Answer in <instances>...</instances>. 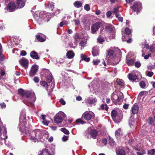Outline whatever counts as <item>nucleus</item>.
<instances>
[{
  "mask_svg": "<svg viewBox=\"0 0 155 155\" xmlns=\"http://www.w3.org/2000/svg\"><path fill=\"white\" fill-rule=\"evenodd\" d=\"M33 80L35 83H38L39 81V79L37 77H35L33 79Z\"/></svg>",
  "mask_w": 155,
  "mask_h": 155,
  "instance_id": "0e129e2a",
  "label": "nucleus"
},
{
  "mask_svg": "<svg viewBox=\"0 0 155 155\" xmlns=\"http://www.w3.org/2000/svg\"><path fill=\"white\" fill-rule=\"evenodd\" d=\"M100 61L99 59H97L96 60H93V63L94 65H97Z\"/></svg>",
  "mask_w": 155,
  "mask_h": 155,
  "instance_id": "8fccbe9b",
  "label": "nucleus"
},
{
  "mask_svg": "<svg viewBox=\"0 0 155 155\" xmlns=\"http://www.w3.org/2000/svg\"><path fill=\"white\" fill-rule=\"evenodd\" d=\"M148 154L150 155H155V150L154 149H152L149 150L148 151Z\"/></svg>",
  "mask_w": 155,
  "mask_h": 155,
  "instance_id": "c9c22d12",
  "label": "nucleus"
},
{
  "mask_svg": "<svg viewBox=\"0 0 155 155\" xmlns=\"http://www.w3.org/2000/svg\"><path fill=\"white\" fill-rule=\"evenodd\" d=\"M115 136L117 139H119L122 136L123 133L120 129H118L115 131Z\"/></svg>",
  "mask_w": 155,
  "mask_h": 155,
  "instance_id": "412c9836",
  "label": "nucleus"
},
{
  "mask_svg": "<svg viewBox=\"0 0 155 155\" xmlns=\"http://www.w3.org/2000/svg\"><path fill=\"white\" fill-rule=\"evenodd\" d=\"M131 8L133 11L136 12L137 14L141 9V4L139 2H135Z\"/></svg>",
  "mask_w": 155,
  "mask_h": 155,
  "instance_id": "1a4fd4ad",
  "label": "nucleus"
},
{
  "mask_svg": "<svg viewBox=\"0 0 155 155\" xmlns=\"http://www.w3.org/2000/svg\"><path fill=\"white\" fill-rule=\"evenodd\" d=\"M26 1V0H18L16 3L17 8H21L24 7Z\"/></svg>",
  "mask_w": 155,
  "mask_h": 155,
  "instance_id": "4468645a",
  "label": "nucleus"
},
{
  "mask_svg": "<svg viewBox=\"0 0 155 155\" xmlns=\"http://www.w3.org/2000/svg\"><path fill=\"white\" fill-rule=\"evenodd\" d=\"M35 20L39 24L43 21L48 22L50 19L51 16L50 13L44 11L36 12L34 15Z\"/></svg>",
  "mask_w": 155,
  "mask_h": 155,
  "instance_id": "7ed1b4c3",
  "label": "nucleus"
},
{
  "mask_svg": "<svg viewBox=\"0 0 155 155\" xmlns=\"http://www.w3.org/2000/svg\"><path fill=\"white\" fill-rule=\"evenodd\" d=\"M61 130L65 134H68L69 133V131L65 128H61Z\"/></svg>",
  "mask_w": 155,
  "mask_h": 155,
  "instance_id": "ea45409f",
  "label": "nucleus"
},
{
  "mask_svg": "<svg viewBox=\"0 0 155 155\" xmlns=\"http://www.w3.org/2000/svg\"><path fill=\"white\" fill-rule=\"evenodd\" d=\"M65 116V114L63 112L60 111L54 117V122L57 124L61 123Z\"/></svg>",
  "mask_w": 155,
  "mask_h": 155,
  "instance_id": "0eeeda50",
  "label": "nucleus"
},
{
  "mask_svg": "<svg viewBox=\"0 0 155 155\" xmlns=\"http://www.w3.org/2000/svg\"><path fill=\"white\" fill-rule=\"evenodd\" d=\"M117 155H125V152L122 149H119L116 150Z\"/></svg>",
  "mask_w": 155,
  "mask_h": 155,
  "instance_id": "c756f323",
  "label": "nucleus"
},
{
  "mask_svg": "<svg viewBox=\"0 0 155 155\" xmlns=\"http://www.w3.org/2000/svg\"><path fill=\"white\" fill-rule=\"evenodd\" d=\"M27 54L26 52L25 51H22L20 53V55L23 56H25Z\"/></svg>",
  "mask_w": 155,
  "mask_h": 155,
  "instance_id": "e2e57ef3",
  "label": "nucleus"
},
{
  "mask_svg": "<svg viewBox=\"0 0 155 155\" xmlns=\"http://www.w3.org/2000/svg\"><path fill=\"white\" fill-rule=\"evenodd\" d=\"M153 74V73L152 71H149L147 74V75L149 77H151Z\"/></svg>",
  "mask_w": 155,
  "mask_h": 155,
  "instance_id": "bf43d9fd",
  "label": "nucleus"
},
{
  "mask_svg": "<svg viewBox=\"0 0 155 155\" xmlns=\"http://www.w3.org/2000/svg\"><path fill=\"white\" fill-rule=\"evenodd\" d=\"M119 11V9L118 8L115 7L113 9V13L114 14L118 13Z\"/></svg>",
  "mask_w": 155,
  "mask_h": 155,
  "instance_id": "864d4df0",
  "label": "nucleus"
},
{
  "mask_svg": "<svg viewBox=\"0 0 155 155\" xmlns=\"http://www.w3.org/2000/svg\"><path fill=\"white\" fill-rule=\"evenodd\" d=\"M114 28L110 24H108L105 27V30L107 32L110 33L114 30Z\"/></svg>",
  "mask_w": 155,
  "mask_h": 155,
  "instance_id": "a878e982",
  "label": "nucleus"
},
{
  "mask_svg": "<svg viewBox=\"0 0 155 155\" xmlns=\"http://www.w3.org/2000/svg\"><path fill=\"white\" fill-rule=\"evenodd\" d=\"M43 123L44 124L48 125L49 123V121H47V120H44L43 121Z\"/></svg>",
  "mask_w": 155,
  "mask_h": 155,
  "instance_id": "774afa93",
  "label": "nucleus"
},
{
  "mask_svg": "<svg viewBox=\"0 0 155 155\" xmlns=\"http://www.w3.org/2000/svg\"><path fill=\"white\" fill-rule=\"evenodd\" d=\"M111 12L110 11H108L106 13V16L107 18H109L111 15Z\"/></svg>",
  "mask_w": 155,
  "mask_h": 155,
  "instance_id": "5fc2aeb1",
  "label": "nucleus"
},
{
  "mask_svg": "<svg viewBox=\"0 0 155 155\" xmlns=\"http://www.w3.org/2000/svg\"><path fill=\"white\" fill-rule=\"evenodd\" d=\"M111 115L113 120L117 124L119 123L123 117V114L121 111L117 112L115 110H113Z\"/></svg>",
  "mask_w": 155,
  "mask_h": 155,
  "instance_id": "39448f33",
  "label": "nucleus"
},
{
  "mask_svg": "<svg viewBox=\"0 0 155 155\" xmlns=\"http://www.w3.org/2000/svg\"><path fill=\"white\" fill-rule=\"evenodd\" d=\"M17 9L15 3L13 2H9L5 8V10H6L10 12H14Z\"/></svg>",
  "mask_w": 155,
  "mask_h": 155,
  "instance_id": "6e6552de",
  "label": "nucleus"
},
{
  "mask_svg": "<svg viewBox=\"0 0 155 155\" xmlns=\"http://www.w3.org/2000/svg\"><path fill=\"white\" fill-rule=\"evenodd\" d=\"M101 24L99 22H97L92 25L91 28V32L92 34H94L100 28Z\"/></svg>",
  "mask_w": 155,
  "mask_h": 155,
  "instance_id": "9b49d317",
  "label": "nucleus"
},
{
  "mask_svg": "<svg viewBox=\"0 0 155 155\" xmlns=\"http://www.w3.org/2000/svg\"><path fill=\"white\" fill-rule=\"evenodd\" d=\"M31 57L34 59L38 60L40 57L38 56V53L35 51H32L30 53Z\"/></svg>",
  "mask_w": 155,
  "mask_h": 155,
  "instance_id": "5701e85b",
  "label": "nucleus"
},
{
  "mask_svg": "<svg viewBox=\"0 0 155 155\" xmlns=\"http://www.w3.org/2000/svg\"><path fill=\"white\" fill-rule=\"evenodd\" d=\"M40 84L45 87L46 88H47L48 87V85L47 83L44 81H41L40 82Z\"/></svg>",
  "mask_w": 155,
  "mask_h": 155,
  "instance_id": "72a5a7b5",
  "label": "nucleus"
},
{
  "mask_svg": "<svg viewBox=\"0 0 155 155\" xmlns=\"http://www.w3.org/2000/svg\"><path fill=\"white\" fill-rule=\"evenodd\" d=\"M84 9L87 11H89L90 9V8L89 5L88 4H86L84 6Z\"/></svg>",
  "mask_w": 155,
  "mask_h": 155,
  "instance_id": "a18cd8bd",
  "label": "nucleus"
},
{
  "mask_svg": "<svg viewBox=\"0 0 155 155\" xmlns=\"http://www.w3.org/2000/svg\"><path fill=\"white\" fill-rule=\"evenodd\" d=\"M135 66L137 68H139L140 66V63L139 62H136L135 64Z\"/></svg>",
  "mask_w": 155,
  "mask_h": 155,
  "instance_id": "052dcab7",
  "label": "nucleus"
},
{
  "mask_svg": "<svg viewBox=\"0 0 155 155\" xmlns=\"http://www.w3.org/2000/svg\"><path fill=\"white\" fill-rule=\"evenodd\" d=\"M25 109L21 110L19 118V128L20 131L24 132L25 133L26 136L28 139L34 142L38 141L42 139L43 137V131L42 130L37 129L33 130L32 131H26V127H25L26 124V115Z\"/></svg>",
  "mask_w": 155,
  "mask_h": 155,
  "instance_id": "f257e3e1",
  "label": "nucleus"
},
{
  "mask_svg": "<svg viewBox=\"0 0 155 155\" xmlns=\"http://www.w3.org/2000/svg\"><path fill=\"white\" fill-rule=\"evenodd\" d=\"M116 82L118 85L122 86H124V84L123 81L121 80L117 79L116 81Z\"/></svg>",
  "mask_w": 155,
  "mask_h": 155,
  "instance_id": "f704fd0d",
  "label": "nucleus"
},
{
  "mask_svg": "<svg viewBox=\"0 0 155 155\" xmlns=\"http://www.w3.org/2000/svg\"><path fill=\"white\" fill-rule=\"evenodd\" d=\"M139 110V107L137 104H135L132 107L131 111L132 113L134 114H136L137 113Z\"/></svg>",
  "mask_w": 155,
  "mask_h": 155,
  "instance_id": "6ab92c4d",
  "label": "nucleus"
},
{
  "mask_svg": "<svg viewBox=\"0 0 155 155\" xmlns=\"http://www.w3.org/2000/svg\"><path fill=\"white\" fill-rule=\"evenodd\" d=\"M0 106L2 108H5L6 107V105L5 103L3 102L0 104Z\"/></svg>",
  "mask_w": 155,
  "mask_h": 155,
  "instance_id": "4d7b16f0",
  "label": "nucleus"
},
{
  "mask_svg": "<svg viewBox=\"0 0 155 155\" xmlns=\"http://www.w3.org/2000/svg\"><path fill=\"white\" fill-rule=\"evenodd\" d=\"M82 116L86 120H88L94 118V114L92 111H86L83 114Z\"/></svg>",
  "mask_w": 155,
  "mask_h": 155,
  "instance_id": "9d476101",
  "label": "nucleus"
},
{
  "mask_svg": "<svg viewBox=\"0 0 155 155\" xmlns=\"http://www.w3.org/2000/svg\"><path fill=\"white\" fill-rule=\"evenodd\" d=\"M94 82L93 81L90 83L88 85V87H89L90 89H92V88L93 89V85L94 84Z\"/></svg>",
  "mask_w": 155,
  "mask_h": 155,
  "instance_id": "3c124183",
  "label": "nucleus"
},
{
  "mask_svg": "<svg viewBox=\"0 0 155 155\" xmlns=\"http://www.w3.org/2000/svg\"><path fill=\"white\" fill-rule=\"evenodd\" d=\"M101 107L103 110H107L108 109V107L106 104H102L101 105Z\"/></svg>",
  "mask_w": 155,
  "mask_h": 155,
  "instance_id": "e433bc0d",
  "label": "nucleus"
},
{
  "mask_svg": "<svg viewBox=\"0 0 155 155\" xmlns=\"http://www.w3.org/2000/svg\"><path fill=\"white\" fill-rule=\"evenodd\" d=\"M19 63L20 64L25 68H28V59L23 58L19 61Z\"/></svg>",
  "mask_w": 155,
  "mask_h": 155,
  "instance_id": "f8f14e48",
  "label": "nucleus"
},
{
  "mask_svg": "<svg viewBox=\"0 0 155 155\" xmlns=\"http://www.w3.org/2000/svg\"><path fill=\"white\" fill-rule=\"evenodd\" d=\"M46 7H48L51 10H52L54 7V3L53 2L49 3L48 5L45 4Z\"/></svg>",
  "mask_w": 155,
  "mask_h": 155,
  "instance_id": "473e14b6",
  "label": "nucleus"
},
{
  "mask_svg": "<svg viewBox=\"0 0 155 155\" xmlns=\"http://www.w3.org/2000/svg\"><path fill=\"white\" fill-rule=\"evenodd\" d=\"M18 94L22 98L23 102L28 106H32L36 100V97L34 92L30 91H24L22 89L18 90Z\"/></svg>",
  "mask_w": 155,
  "mask_h": 155,
  "instance_id": "f03ea898",
  "label": "nucleus"
},
{
  "mask_svg": "<svg viewBox=\"0 0 155 155\" xmlns=\"http://www.w3.org/2000/svg\"><path fill=\"white\" fill-rule=\"evenodd\" d=\"M41 78L44 77L46 78V80L48 83H50L52 81L53 78L52 74L48 70L46 69L43 70L41 72Z\"/></svg>",
  "mask_w": 155,
  "mask_h": 155,
  "instance_id": "423d86ee",
  "label": "nucleus"
},
{
  "mask_svg": "<svg viewBox=\"0 0 155 155\" xmlns=\"http://www.w3.org/2000/svg\"><path fill=\"white\" fill-rule=\"evenodd\" d=\"M123 98V94L120 91H116L112 94L111 100L115 104L120 105Z\"/></svg>",
  "mask_w": 155,
  "mask_h": 155,
  "instance_id": "20e7f679",
  "label": "nucleus"
},
{
  "mask_svg": "<svg viewBox=\"0 0 155 155\" xmlns=\"http://www.w3.org/2000/svg\"><path fill=\"white\" fill-rule=\"evenodd\" d=\"M148 120H149V124H150L153 125L154 124L153 119L152 117H150L148 118Z\"/></svg>",
  "mask_w": 155,
  "mask_h": 155,
  "instance_id": "37998d69",
  "label": "nucleus"
},
{
  "mask_svg": "<svg viewBox=\"0 0 155 155\" xmlns=\"http://www.w3.org/2000/svg\"><path fill=\"white\" fill-rule=\"evenodd\" d=\"M68 136L64 135L62 137V139L63 141H66L68 140Z\"/></svg>",
  "mask_w": 155,
  "mask_h": 155,
  "instance_id": "13d9d810",
  "label": "nucleus"
},
{
  "mask_svg": "<svg viewBox=\"0 0 155 155\" xmlns=\"http://www.w3.org/2000/svg\"><path fill=\"white\" fill-rule=\"evenodd\" d=\"M74 5L75 7L80 8L82 5V3L79 1H76L74 3Z\"/></svg>",
  "mask_w": 155,
  "mask_h": 155,
  "instance_id": "2f4dec72",
  "label": "nucleus"
},
{
  "mask_svg": "<svg viewBox=\"0 0 155 155\" xmlns=\"http://www.w3.org/2000/svg\"><path fill=\"white\" fill-rule=\"evenodd\" d=\"M91 136L94 139H95L97 135V131L94 130H91L89 133Z\"/></svg>",
  "mask_w": 155,
  "mask_h": 155,
  "instance_id": "c85d7f7f",
  "label": "nucleus"
},
{
  "mask_svg": "<svg viewBox=\"0 0 155 155\" xmlns=\"http://www.w3.org/2000/svg\"><path fill=\"white\" fill-rule=\"evenodd\" d=\"M109 143L111 146H114L115 145V142L112 139H110Z\"/></svg>",
  "mask_w": 155,
  "mask_h": 155,
  "instance_id": "09e8293b",
  "label": "nucleus"
},
{
  "mask_svg": "<svg viewBox=\"0 0 155 155\" xmlns=\"http://www.w3.org/2000/svg\"><path fill=\"white\" fill-rule=\"evenodd\" d=\"M38 155H52L48 149H42L40 151Z\"/></svg>",
  "mask_w": 155,
  "mask_h": 155,
  "instance_id": "393cba45",
  "label": "nucleus"
},
{
  "mask_svg": "<svg viewBox=\"0 0 155 155\" xmlns=\"http://www.w3.org/2000/svg\"><path fill=\"white\" fill-rule=\"evenodd\" d=\"M125 32L127 35H129L131 32V31L129 28H127L125 29Z\"/></svg>",
  "mask_w": 155,
  "mask_h": 155,
  "instance_id": "79ce46f5",
  "label": "nucleus"
},
{
  "mask_svg": "<svg viewBox=\"0 0 155 155\" xmlns=\"http://www.w3.org/2000/svg\"><path fill=\"white\" fill-rule=\"evenodd\" d=\"M97 101V100L95 98H89L87 100V103L90 105H95Z\"/></svg>",
  "mask_w": 155,
  "mask_h": 155,
  "instance_id": "a211bd4d",
  "label": "nucleus"
},
{
  "mask_svg": "<svg viewBox=\"0 0 155 155\" xmlns=\"http://www.w3.org/2000/svg\"><path fill=\"white\" fill-rule=\"evenodd\" d=\"M128 78L129 80L132 82H137L139 81V79L137 75L132 74H130L128 75Z\"/></svg>",
  "mask_w": 155,
  "mask_h": 155,
  "instance_id": "2eb2a0df",
  "label": "nucleus"
},
{
  "mask_svg": "<svg viewBox=\"0 0 155 155\" xmlns=\"http://www.w3.org/2000/svg\"><path fill=\"white\" fill-rule=\"evenodd\" d=\"M97 41L101 44H102L104 41V40L103 38L100 37L98 38Z\"/></svg>",
  "mask_w": 155,
  "mask_h": 155,
  "instance_id": "49530a36",
  "label": "nucleus"
},
{
  "mask_svg": "<svg viewBox=\"0 0 155 155\" xmlns=\"http://www.w3.org/2000/svg\"><path fill=\"white\" fill-rule=\"evenodd\" d=\"M155 68V63L153 64H151L147 67V68L150 70H152Z\"/></svg>",
  "mask_w": 155,
  "mask_h": 155,
  "instance_id": "a19ab883",
  "label": "nucleus"
},
{
  "mask_svg": "<svg viewBox=\"0 0 155 155\" xmlns=\"http://www.w3.org/2000/svg\"><path fill=\"white\" fill-rule=\"evenodd\" d=\"M81 57L82 60H83L87 62H88L90 60L89 58H87V56L83 54H81Z\"/></svg>",
  "mask_w": 155,
  "mask_h": 155,
  "instance_id": "7c9ffc66",
  "label": "nucleus"
},
{
  "mask_svg": "<svg viewBox=\"0 0 155 155\" xmlns=\"http://www.w3.org/2000/svg\"><path fill=\"white\" fill-rule=\"evenodd\" d=\"M137 122L136 120H134L133 118H130L129 122L130 127L132 129L134 128L136 126Z\"/></svg>",
  "mask_w": 155,
  "mask_h": 155,
  "instance_id": "aec40b11",
  "label": "nucleus"
},
{
  "mask_svg": "<svg viewBox=\"0 0 155 155\" xmlns=\"http://www.w3.org/2000/svg\"><path fill=\"white\" fill-rule=\"evenodd\" d=\"M92 54L94 56H96L99 55V48L98 46H95L92 48Z\"/></svg>",
  "mask_w": 155,
  "mask_h": 155,
  "instance_id": "dca6fc26",
  "label": "nucleus"
},
{
  "mask_svg": "<svg viewBox=\"0 0 155 155\" xmlns=\"http://www.w3.org/2000/svg\"><path fill=\"white\" fill-rule=\"evenodd\" d=\"M126 63L129 65H132L134 64L135 60L133 59H129L128 58V55L126 59Z\"/></svg>",
  "mask_w": 155,
  "mask_h": 155,
  "instance_id": "b1692460",
  "label": "nucleus"
},
{
  "mask_svg": "<svg viewBox=\"0 0 155 155\" xmlns=\"http://www.w3.org/2000/svg\"><path fill=\"white\" fill-rule=\"evenodd\" d=\"M68 24V22L67 21H64L62 22H61L59 24V27H62L63 25H66Z\"/></svg>",
  "mask_w": 155,
  "mask_h": 155,
  "instance_id": "4c0bfd02",
  "label": "nucleus"
},
{
  "mask_svg": "<svg viewBox=\"0 0 155 155\" xmlns=\"http://www.w3.org/2000/svg\"><path fill=\"white\" fill-rule=\"evenodd\" d=\"M4 59V57L2 52H0V61H3Z\"/></svg>",
  "mask_w": 155,
  "mask_h": 155,
  "instance_id": "69168bd1",
  "label": "nucleus"
},
{
  "mask_svg": "<svg viewBox=\"0 0 155 155\" xmlns=\"http://www.w3.org/2000/svg\"><path fill=\"white\" fill-rule=\"evenodd\" d=\"M87 44V41L85 39L81 38L80 40V43L79 45L81 47V49H82L84 48L86 45Z\"/></svg>",
  "mask_w": 155,
  "mask_h": 155,
  "instance_id": "4be33fe9",
  "label": "nucleus"
},
{
  "mask_svg": "<svg viewBox=\"0 0 155 155\" xmlns=\"http://www.w3.org/2000/svg\"><path fill=\"white\" fill-rule=\"evenodd\" d=\"M74 21L75 22V24L78 25L80 24V21L78 20H74Z\"/></svg>",
  "mask_w": 155,
  "mask_h": 155,
  "instance_id": "338daca9",
  "label": "nucleus"
},
{
  "mask_svg": "<svg viewBox=\"0 0 155 155\" xmlns=\"http://www.w3.org/2000/svg\"><path fill=\"white\" fill-rule=\"evenodd\" d=\"M36 38L38 41L41 42L44 41L46 39L45 36L43 35L41 33H38L37 35Z\"/></svg>",
  "mask_w": 155,
  "mask_h": 155,
  "instance_id": "f3484780",
  "label": "nucleus"
},
{
  "mask_svg": "<svg viewBox=\"0 0 155 155\" xmlns=\"http://www.w3.org/2000/svg\"><path fill=\"white\" fill-rule=\"evenodd\" d=\"M59 102L63 105H65L66 104L65 101L64 100V99L61 98L59 100Z\"/></svg>",
  "mask_w": 155,
  "mask_h": 155,
  "instance_id": "603ef678",
  "label": "nucleus"
},
{
  "mask_svg": "<svg viewBox=\"0 0 155 155\" xmlns=\"http://www.w3.org/2000/svg\"><path fill=\"white\" fill-rule=\"evenodd\" d=\"M76 122L77 123H80L81 124H83L84 123V121L82 120L81 119H78L76 120Z\"/></svg>",
  "mask_w": 155,
  "mask_h": 155,
  "instance_id": "680f3d73",
  "label": "nucleus"
},
{
  "mask_svg": "<svg viewBox=\"0 0 155 155\" xmlns=\"http://www.w3.org/2000/svg\"><path fill=\"white\" fill-rule=\"evenodd\" d=\"M148 92L146 91H142L140 92L139 95L140 96H142L143 95H145L147 94Z\"/></svg>",
  "mask_w": 155,
  "mask_h": 155,
  "instance_id": "6e6d98bb",
  "label": "nucleus"
},
{
  "mask_svg": "<svg viewBox=\"0 0 155 155\" xmlns=\"http://www.w3.org/2000/svg\"><path fill=\"white\" fill-rule=\"evenodd\" d=\"M140 85L141 88H144L146 87V85L144 82L141 81L140 82Z\"/></svg>",
  "mask_w": 155,
  "mask_h": 155,
  "instance_id": "58836bf2",
  "label": "nucleus"
},
{
  "mask_svg": "<svg viewBox=\"0 0 155 155\" xmlns=\"http://www.w3.org/2000/svg\"><path fill=\"white\" fill-rule=\"evenodd\" d=\"M74 53L72 50L69 51L67 53L66 56L68 58H72L74 57Z\"/></svg>",
  "mask_w": 155,
  "mask_h": 155,
  "instance_id": "bb28decb",
  "label": "nucleus"
},
{
  "mask_svg": "<svg viewBox=\"0 0 155 155\" xmlns=\"http://www.w3.org/2000/svg\"><path fill=\"white\" fill-rule=\"evenodd\" d=\"M38 70V67L37 65H33L31 68L29 72V75L31 77H33L36 74Z\"/></svg>",
  "mask_w": 155,
  "mask_h": 155,
  "instance_id": "ddd939ff",
  "label": "nucleus"
},
{
  "mask_svg": "<svg viewBox=\"0 0 155 155\" xmlns=\"http://www.w3.org/2000/svg\"><path fill=\"white\" fill-rule=\"evenodd\" d=\"M75 39L77 41H78L79 40H81V37L80 35H77L75 36Z\"/></svg>",
  "mask_w": 155,
  "mask_h": 155,
  "instance_id": "c03bdc74",
  "label": "nucleus"
},
{
  "mask_svg": "<svg viewBox=\"0 0 155 155\" xmlns=\"http://www.w3.org/2000/svg\"><path fill=\"white\" fill-rule=\"evenodd\" d=\"M142 56L144 57V58L145 59H147L149 58V57L151 55L150 54H149L147 55H145L144 53L142 54Z\"/></svg>",
  "mask_w": 155,
  "mask_h": 155,
  "instance_id": "de8ad7c7",
  "label": "nucleus"
},
{
  "mask_svg": "<svg viewBox=\"0 0 155 155\" xmlns=\"http://www.w3.org/2000/svg\"><path fill=\"white\" fill-rule=\"evenodd\" d=\"M108 55L110 58H113L115 56L114 52L112 50H110L108 51Z\"/></svg>",
  "mask_w": 155,
  "mask_h": 155,
  "instance_id": "cd10ccee",
  "label": "nucleus"
}]
</instances>
